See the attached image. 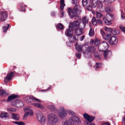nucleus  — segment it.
Listing matches in <instances>:
<instances>
[{"label":"nucleus","mask_w":125,"mask_h":125,"mask_svg":"<svg viewBox=\"0 0 125 125\" xmlns=\"http://www.w3.org/2000/svg\"><path fill=\"white\" fill-rule=\"evenodd\" d=\"M80 9V6L77 5H75L73 10L70 8H68V13L71 18L76 17L80 14L81 12Z\"/></svg>","instance_id":"obj_1"},{"label":"nucleus","mask_w":125,"mask_h":125,"mask_svg":"<svg viewBox=\"0 0 125 125\" xmlns=\"http://www.w3.org/2000/svg\"><path fill=\"white\" fill-rule=\"evenodd\" d=\"M47 119L48 124L50 125H55L58 121L56 115L53 113L48 115Z\"/></svg>","instance_id":"obj_2"},{"label":"nucleus","mask_w":125,"mask_h":125,"mask_svg":"<svg viewBox=\"0 0 125 125\" xmlns=\"http://www.w3.org/2000/svg\"><path fill=\"white\" fill-rule=\"evenodd\" d=\"M114 15H113L108 13L106 15L105 17L103 18V20L105 23L107 25H110L112 24V22L113 21Z\"/></svg>","instance_id":"obj_3"},{"label":"nucleus","mask_w":125,"mask_h":125,"mask_svg":"<svg viewBox=\"0 0 125 125\" xmlns=\"http://www.w3.org/2000/svg\"><path fill=\"white\" fill-rule=\"evenodd\" d=\"M109 47L108 43L104 41L100 43L98 46V49L100 51L102 52L107 49Z\"/></svg>","instance_id":"obj_4"},{"label":"nucleus","mask_w":125,"mask_h":125,"mask_svg":"<svg viewBox=\"0 0 125 125\" xmlns=\"http://www.w3.org/2000/svg\"><path fill=\"white\" fill-rule=\"evenodd\" d=\"M38 120L40 123L43 124L46 120L45 118L41 112H39L37 114Z\"/></svg>","instance_id":"obj_5"},{"label":"nucleus","mask_w":125,"mask_h":125,"mask_svg":"<svg viewBox=\"0 0 125 125\" xmlns=\"http://www.w3.org/2000/svg\"><path fill=\"white\" fill-rule=\"evenodd\" d=\"M14 73L13 72H11L9 74H8L6 77L4 78V82L5 83H7L8 81H10L12 77L14 76Z\"/></svg>","instance_id":"obj_6"},{"label":"nucleus","mask_w":125,"mask_h":125,"mask_svg":"<svg viewBox=\"0 0 125 125\" xmlns=\"http://www.w3.org/2000/svg\"><path fill=\"white\" fill-rule=\"evenodd\" d=\"M62 125H74L72 117H70L68 120L63 121L62 123Z\"/></svg>","instance_id":"obj_7"},{"label":"nucleus","mask_w":125,"mask_h":125,"mask_svg":"<svg viewBox=\"0 0 125 125\" xmlns=\"http://www.w3.org/2000/svg\"><path fill=\"white\" fill-rule=\"evenodd\" d=\"M15 102V103L13 102H11V105L15 106H16L18 107H22L24 105L23 102L20 100H16Z\"/></svg>","instance_id":"obj_8"},{"label":"nucleus","mask_w":125,"mask_h":125,"mask_svg":"<svg viewBox=\"0 0 125 125\" xmlns=\"http://www.w3.org/2000/svg\"><path fill=\"white\" fill-rule=\"evenodd\" d=\"M74 30L73 28H72L71 26L69 25V28L67 29L65 32V35L67 37H69L73 34V33L71 31H73Z\"/></svg>","instance_id":"obj_9"},{"label":"nucleus","mask_w":125,"mask_h":125,"mask_svg":"<svg viewBox=\"0 0 125 125\" xmlns=\"http://www.w3.org/2000/svg\"><path fill=\"white\" fill-rule=\"evenodd\" d=\"M83 116L84 118L87 120L88 122H92L95 118L94 117L86 113H84L83 114Z\"/></svg>","instance_id":"obj_10"},{"label":"nucleus","mask_w":125,"mask_h":125,"mask_svg":"<svg viewBox=\"0 0 125 125\" xmlns=\"http://www.w3.org/2000/svg\"><path fill=\"white\" fill-rule=\"evenodd\" d=\"M75 46L77 51L79 52H82V49L84 50V48H86L85 45L81 46L78 44L77 42L76 43Z\"/></svg>","instance_id":"obj_11"},{"label":"nucleus","mask_w":125,"mask_h":125,"mask_svg":"<svg viewBox=\"0 0 125 125\" xmlns=\"http://www.w3.org/2000/svg\"><path fill=\"white\" fill-rule=\"evenodd\" d=\"M109 43L112 45L116 44L117 43L118 40L117 38L114 36H112L109 41Z\"/></svg>","instance_id":"obj_12"},{"label":"nucleus","mask_w":125,"mask_h":125,"mask_svg":"<svg viewBox=\"0 0 125 125\" xmlns=\"http://www.w3.org/2000/svg\"><path fill=\"white\" fill-rule=\"evenodd\" d=\"M7 16L6 11L2 12L0 14V21H4L7 18Z\"/></svg>","instance_id":"obj_13"},{"label":"nucleus","mask_w":125,"mask_h":125,"mask_svg":"<svg viewBox=\"0 0 125 125\" xmlns=\"http://www.w3.org/2000/svg\"><path fill=\"white\" fill-rule=\"evenodd\" d=\"M72 117L73 119L74 125L75 124H80L81 123V121L78 117L75 115L74 116Z\"/></svg>","instance_id":"obj_14"},{"label":"nucleus","mask_w":125,"mask_h":125,"mask_svg":"<svg viewBox=\"0 0 125 125\" xmlns=\"http://www.w3.org/2000/svg\"><path fill=\"white\" fill-rule=\"evenodd\" d=\"M92 22L94 25H96L97 23L100 24H102V21L101 20L97 19L96 20L95 17H93Z\"/></svg>","instance_id":"obj_15"},{"label":"nucleus","mask_w":125,"mask_h":125,"mask_svg":"<svg viewBox=\"0 0 125 125\" xmlns=\"http://www.w3.org/2000/svg\"><path fill=\"white\" fill-rule=\"evenodd\" d=\"M82 23H81V24L82 26L83 25V26H81L80 27L82 28H84L86 25V24L88 23V20L86 16H84L82 19Z\"/></svg>","instance_id":"obj_16"},{"label":"nucleus","mask_w":125,"mask_h":125,"mask_svg":"<svg viewBox=\"0 0 125 125\" xmlns=\"http://www.w3.org/2000/svg\"><path fill=\"white\" fill-rule=\"evenodd\" d=\"M72 28H73L74 29L76 27H80L81 26H82L81 24V23H79V22L78 21H74L73 24L72 23L71 24V26Z\"/></svg>","instance_id":"obj_17"},{"label":"nucleus","mask_w":125,"mask_h":125,"mask_svg":"<svg viewBox=\"0 0 125 125\" xmlns=\"http://www.w3.org/2000/svg\"><path fill=\"white\" fill-rule=\"evenodd\" d=\"M68 39L69 41V42L72 43L78 40V39L76 38L75 36L73 34L68 37Z\"/></svg>","instance_id":"obj_18"},{"label":"nucleus","mask_w":125,"mask_h":125,"mask_svg":"<svg viewBox=\"0 0 125 125\" xmlns=\"http://www.w3.org/2000/svg\"><path fill=\"white\" fill-rule=\"evenodd\" d=\"M96 48L94 46H92L90 47L87 48L86 49L84 50L85 52H91L92 53L95 52L96 51Z\"/></svg>","instance_id":"obj_19"},{"label":"nucleus","mask_w":125,"mask_h":125,"mask_svg":"<svg viewBox=\"0 0 125 125\" xmlns=\"http://www.w3.org/2000/svg\"><path fill=\"white\" fill-rule=\"evenodd\" d=\"M103 54L105 58H107L111 56L112 53L111 51L109 50L104 52Z\"/></svg>","instance_id":"obj_20"},{"label":"nucleus","mask_w":125,"mask_h":125,"mask_svg":"<svg viewBox=\"0 0 125 125\" xmlns=\"http://www.w3.org/2000/svg\"><path fill=\"white\" fill-rule=\"evenodd\" d=\"M79 29H76L75 30V34L77 37H78L82 33V29L83 28L79 27Z\"/></svg>","instance_id":"obj_21"},{"label":"nucleus","mask_w":125,"mask_h":125,"mask_svg":"<svg viewBox=\"0 0 125 125\" xmlns=\"http://www.w3.org/2000/svg\"><path fill=\"white\" fill-rule=\"evenodd\" d=\"M18 95L14 94H12L9 96L7 100V102H9L12 99L18 97Z\"/></svg>","instance_id":"obj_22"},{"label":"nucleus","mask_w":125,"mask_h":125,"mask_svg":"<svg viewBox=\"0 0 125 125\" xmlns=\"http://www.w3.org/2000/svg\"><path fill=\"white\" fill-rule=\"evenodd\" d=\"M67 115V113L66 111L63 112H60L59 113L58 115L61 118H63Z\"/></svg>","instance_id":"obj_23"},{"label":"nucleus","mask_w":125,"mask_h":125,"mask_svg":"<svg viewBox=\"0 0 125 125\" xmlns=\"http://www.w3.org/2000/svg\"><path fill=\"white\" fill-rule=\"evenodd\" d=\"M105 30L109 32L110 33L112 32V33L114 35L117 34V33H116L115 32L116 31V30H114L113 32L112 30L110 28H109L105 27Z\"/></svg>","instance_id":"obj_24"},{"label":"nucleus","mask_w":125,"mask_h":125,"mask_svg":"<svg viewBox=\"0 0 125 125\" xmlns=\"http://www.w3.org/2000/svg\"><path fill=\"white\" fill-rule=\"evenodd\" d=\"M12 118L16 121H19L20 119L19 115L17 114L12 113Z\"/></svg>","instance_id":"obj_25"},{"label":"nucleus","mask_w":125,"mask_h":125,"mask_svg":"<svg viewBox=\"0 0 125 125\" xmlns=\"http://www.w3.org/2000/svg\"><path fill=\"white\" fill-rule=\"evenodd\" d=\"M8 114L5 112H1L0 115V117L2 119L3 118H5L8 117Z\"/></svg>","instance_id":"obj_26"},{"label":"nucleus","mask_w":125,"mask_h":125,"mask_svg":"<svg viewBox=\"0 0 125 125\" xmlns=\"http://www.w3.org/2000/svg\"><path fill=\"white\" fill-rule=\"evenodd\" d=\"M48 108L52 111L54 112L57 111L56 107L54 105H49L48 107Z\"/></svg>","instance_id":"obj_27"},{"label":"nucleus","mask_w":125,"mask_h":125,"mask_svg":"<svg viewBox=\"0 0 125 125\" xmlns=\"http://www.w3.org/2000/svg\"><path fill=\"white\" fill-rule=\"evenodd\" d=\"M26 102L29 103H31L33 101V97L32 96H28L25 98Z\"/></svg>","instance_id":"obj_28"},{"label":"nucleus","mask_w":125,"mask_h":125,"mask_svg":"<svg viewBox=\"0 0 125 125\" xmlns=\"http://www.w3.org/2000/svg\"><path fill=\"white\" fill-rule=\"evenodd\" d=\"M32 104L35 107H37L42 109H43L44 108V106L39 104L37 103H32Z\"/></svg>","instance_id":"obj_29"},{"label":"nucleus","mask_w":125,"mask_h":125,"mask_svg":"<svg viewBox=\"0 0 125 125\" xmlns=\"http://www.w3.org/2000/svg\"><path fill=\"white\" fill-rule=\"evenodd\" d=\"M8 95V94L4 90H0V95L1 96H5Z\"/></svg>","instance_id":"obj_30"},{"label":"nucleus","mask_w":125,"mask_h":125,"mask_svg":"<svg viewBox=\"0 0 125 125\" xmlns=\"http://www.w3.org/2000/svg\"><path fill=\"white\" fill-rule=\"evenodd\" d=\"M98 0H92V6L93 8H95L98 3Z\"/></svg>","instance_id":"obj_31"},{"label":"nucleus","mask_w":125,"mask_h":125,"mask_svg":"<svg viewBox=\"0 0 125 125\" xmlns=\"http://www.w3.org/2000/svg\"><path fill=\"white\" fill-rule=\"evenodd\" d=\"M96 17L97 18L100 19L103 16V15L101 13L96 12Z\"/></svg>","instance_id":"obj_32"},{"label":"nucleus","mask_w":125,"mask_h":125,"mask_svg":"<svg viewBox=\"0 0 125 125\" xmlns=\"http://www.w3.org/2000/svg\"><path fill=\"white\" fill-rule=\"evenodd\" d=\"M94 35V30L92 29H90L89 32V35L90 36H93Z\"/></svg>","instance_id":"obj_33"},{"label":"nucleus","mask_w":125,"mask_h":125,"mask_svg":"<svg viewBox=\"0 0 125 125\" xmlns=\"http://www.w3.org/2000/svg\"><path fill=\"white\" fill-rule=\"evenodd\" d=\"M7 26H4L3 27V31L4 32H6L7 31L8 29L9 26H10V25L8 24H7Z\"/></svg>","instance_id":"obj_34"},{"label":"nucleus","mask_w":125,"mask_h":125,"mask_svg":"<svg viewBox=\"0 0 125 125\" xmlns=\"http://www.w3.org/2000/svg\"><path fill=\"white\" fill-rule=\"evenodd\" d=\"M13 123H15V124L18 125H25V124L22 122L13 121Z\"/></svg>","instance_id":"obj_35"},{"label":"nucleus","mask_w":125,"mask_h":125,"mask_svg":"<svg viewBox=\"0 0 125 125\" xmlns=\"http://www.w3.org/2000/svg\"><path fill=\"white\" fill-rule=\"evenodd\" d=\"M111 34H105V35L103 37L105 40H108L111 36Z\"/></svg>","instance_id":"obj_36"},{"label":"nucleus","mask_w":125,"mask_h":125,"mask_svg":"<svg viewBox=\"0 0 125 125\" xmlns=\"http://www.w3.org/2000/svg\"><path fill=\"white\" fill-rule=\"evenodd\" d=\"M88 0H82V3L83 6H84L86 5L87 4H88Z\"/></svg>","instance_id":"obj_37"},{"label":"nucleus","mask_w":125,"mask_h":125,"mask_svg":"<svg viewBox=\"0 0 125 125\" xmlns=\"http://www.w3.org/2000/svg\"><path fill=\"white\" fill-rule=\"evenodd\" d=\"M57 27L58 29L60 30H62L63 29V25L61 23L58 24L57 26Z\"/></svg>","instance_id":"obj_38"},{"label":"nucleus","mask_w":125,"mask_h":125,"mask_svg":"<svg viewBox=\"0 0 125 125\" xmlns=\"http://www.w3.org/2000/svg\"><path fill=\"white\" fill-rule=\"evenodd\" d=\"M26 111L28 110L27 112V113H28V115H32L33 114V113L32 111V110L31 109H29L26 108Z\"/></svg>","instance_id":"obj_39"},{"label":"nucleus","mask_w":125,"mask_h":125,"mask_svg":"<svg viewBox=\"0 0 125 125\" xmlns=\"http://www.w3.org/2000/svg\"><path fill=\"white\" fill-rule=\"evenodd\" d=\"M69 114L71 115H73V116H75L76 115L75 113L71 110H69L68 111Z\"/></svg>","instance_id":"obj_40"},{"label":"nucleus","mask_w":125,"mask_h":125,"mask_svg":"<svg viewBox=\"0 0 125 125\" xmlns=\"http://www.w3.org/2000/svg\"><path fill=\"white\" fill-rule=\"evenodd\" d=\"M101 64L100 63H96L95 66L96 68H99L101 67Z\"/></svg>","instance_id":"obj_41"},{"label":"nucleus","mask_w":125,"mask_h":125,"mask_svg":"<svg viewBox=\"0 0 125 125\" xmlns=\"http://www.w3.org/2000/svg\"><path fill=\"white\" fill-rule=\"evenodd\" d=\"M7 109L8 111L12 112H14L16 111V109L14 108H8Z\"/></svg>","instance_id":"obj_42"},{"label":"nucleus","mask_w":125,"mask_h":125,"mask_svg":"<svg viewBox=\"0 0 125 125\" xmlns=\"http://www.w3.org/2000/svg\"><path fill=\"white\" fill-rule=\"evenodd\" d=\"M105 10L106 12L108 13H110L111 11V9L109 7L106 8Z\"/></svg>","instance_id":"obj_43"},{"label":"nucleus","mask_w":125,"mask_h":125,"mask_svg":"<svg viewBox=\"0 0 125 125\" xmlns=\"http://www.w3.org/2000/svg\"><path fill=\"white\" fill-rule=\"evenodd\" d=\"M92 6L90 5H88V6H86L87 10L89 11H91L92 10Z\"/></svg>","instance_id":"obj_44"},{"label":"nucleus","mask_w":125,"mask_h":125,"mask_svg":"<svg viewBox=\"0 0 125 125\" xmlns=\"http://www.w3.org/2000/svg\"><path fill=\"white\" fill-rule=\"evenodd\" d=\"M119 28L122 31L125 33V27L120 25L119 26Z\"/></svg>","instance_id":"obj_45"},{"label":"nucleus","mask_w":125,"mask_h":125,"mask_svg":"<svg viewBox=\"0 0 125 125\" xmlns=\"http://www.w3.org/2000/svg\"><path fill=\"white\" fill-rule=\"evenodd\" d=\"M88 121H85L84 122V125H90V124H92V123H90L91 122H88Z\"/></svg>","instance_id":"obj_46"},{"label":"nucleus","mask_w":125,"mask_h":125,"mask_svg":"<svg viewBox=\"0 0 125 125\" xmlns=\"http://www.w3.org/2000/svg\"><path fill=\"white\" fill-rule=\"evenodd\" d=\"M72 0V2L73 4H76L75 5H78L79 6V5L77 4V3H78V0Z\"/></svg>","instance_id":"obj_47"},{"label":"nucleus","mask_w":125,"mask_h":125,"mask_svg":"<svg viewBox=\"0 0 125 125\" xmlns=\"http://www.w3.org/2000/svg\"><path fill=\"white\" fill-rule=\"evenodd\" d=\"M100 31L102 35V36L103 37L105 35V34L102 29H101L100 30Z\"/></svg>","instance_id":"obj_48"},{"label":"nucleus","mask_w":125,"mask_h":125,"mask_svg":"<svg viewBox=\"0 0 125 125\" xmlns=\"http://www.w3.org/2000/svg\"><path fill=\"white\" fill-rule=\"evenodd\" d=\"M94 56L95 57L97 58H99V55L97 53V52H94Z\"/></svg>","instance_id":"obj_49"},{"label":"nucleus","mask_w":125,"mask_h":125,"mask_svg":"<svg viewBox=\"0 0 125 125\" xmlns=\"http://www.w3.org/2000/svg\"><path fill=\"white\" fill-rule=\"evenodd\" d=\"M99 42L98 40H96L94 42V44L95 46H97L98 45Z\"/></svg>","instance_id":"obj_50"},{"label":"nucleus","mask_w":125,"mask_h":125,"mask_svg":"<svg viewBox=\"0 0 125 125\" xmlns=\"http://www.w3.org/2000/svg\"><path fill=\"white\" fill-rule=\"evenodd\" d=\"M28 113H27V112H26L25 114H24V116H23V119H26L27 116H28Z\"/></svg>","instance_id":"obj_51"},{"label":"nucleus","mask_w":125,"mask_h":125,"mask_svg":"<svg viewBox=\"0 0 125 125\" xmlns=\"http://www.w3.org/2000/svg\"><path fill=\"white\" fill-rule=\"evenodd\" d=\"M60 112H63L66 111L64 109V108L63 107H61L59 108Z\"/></svg>","instance_id":"obj_52"},{"label":"nucleus","mask_w":125,"mask_h":125,"mask_svg":"<svg viewBox=\"0 0 125 125\" xmlns=\"http://www.w3.org/2000/svg\"><path fill=\"white\" fill-rule=\"evenodd\" d=\"M115 0H106V1L108 4H110L113 2Z\"/></svg>","instance_id":"obj_53"},{"label":"nucleus","mask_w":125,"mask_h":125,"mask_svg":"<svg viewBox=\"0 0 125 125\" xmlns=\"http://www.w3.org/2000/svg\"><path fill=\"white\" fill-rule=\"evenodd\" d=\"M102 2H99V3L98 4V7L100 8L101 9L103 5Z\"/></svg>","instance_id":"obj_54"},{"label":"nucleus","mask_w":125,"mask_h":125,"mask_svg":"<svg viewBox=\"0 0 125 125\" xmlns=\"http://www.w3.org/2000/svg\"><path fill=\"white\" fill-rule=\"evenodd\" d=\"M65 5V4H61L60 8L61 10H63L64 7Z\"/></svg>","instance_id":"obj_55"},{"label":"nucleus","mask_w":125,"mask_h":125,"mask_svg":"<svg viewBox=\"0 0 125 125\" xmlns=\"http://www.w3.org/2000/svg\"><path fill=\"white\" fill-rule=\"evenodd\" d=\"M81 56V55L80 53H77L76 54V57L77 58H79Z\"/></svg>","instance_id":"obj_56"},{"label":"nucleus","mask_w":125,"mask_h":125,"mask_svg":"<svg viewBox=\"0 0 125 125\" xmlns=\"http://www.w3.org/2000/svg\"><path fill=\"white\" fill-rule=\"evenodd\" d=\"M84 37L85 36L84 35H83L81 36L80 38V40L81 41H83V40Z\"/></svg>","instance_id":"obj_57"},{"label":"nucleus","mask_w":125,"mask_h":125,"mask_svg":"<svg viewBox=\"0 0 125 125\" xmlns=\"http://www.w3.org/2000/svg\"><path fill=\"white\" fill-rule=\"evenodd\" d=\"M33 100H35L37 101L38 102H41L40 100L39 99H38L36 98L35 97H33Z\"/></svg>","instance_id":"obj_58"},{"label":"nucleus","mask_w":125,"mask_h":125,"mask_svg":"<svg viewBox=\"0 0 125 125\" xmlns=\"http://www.w3.org/2000/svg\"><path fill=\"white\" fill-rule=\"evenodd\" d=\"M60 4H64V0H61L60 2Z\"/></svg>","instance_id":"obj_59"},{"label":"nucleus","mask_w":125,"mask_h":125,"mask_svg":"<svg viewBox=\"0 0 125 125\" xmlns=\"http://www.w3.org/2000/svg\"><path fill=\"white\" fill-rule=\"evenodd\" d=\"M121 18L122 19H125V18L124 16H123V15H121Z\"/></svg>","instance_id":"obj_60"},{"label":"nucleus","mask_w":125,"mask_h":125,"mask_svg":"<svg viewBox=\"0 0 125 125\" xmlns=\"http://www.w3.org/2000/svg\"><path fill=\"white\" fill-rule=\"evenodd\" d=\"M100 2L104 3L105 1V0H99Z\"/></svg>","instance_id":"obj_61"},{"label":"nucleus","mask_w":125,"mask_h":125,"mask_svg":"<svg viewBox=\"0 0 125 125\" xmlns=\"http://www.w3.org/2000/svg\"><path fill=\"white\" fill-rule=\"evenodd\" d=\"M55 15V13L54 12H52V16H54Z\"/></svg>","instance_id":"obj_62"},{"label":"nucleus","mask_w":125,"mask_h":125,"mask_svg":"<svg viewBox=\"0 0 125 125\" xmlns=\"http://www.w3.org/2000/svg\"><path fill=\"white\" fill-rule=\"evenodd\" d=\"M123 121H124L125 122V124L124 125H125V117H124L123 118Z\"/></svg>","instance_id":"obj_63"},{"label":"nucleus","mask_w":125,"mask_h":125,"mask_svg":"<svg viewBox=\"0 0 125 125\" xmlns=\"http://www.w3.org/2000/svg\"><path fill=\"white\" fill-rule=\"evenodd\" d=\"M64 15V12H62L61 14V16L62 17H63V16Z\"/></svg>","instance_id":"obj_64"}]
</instances>
